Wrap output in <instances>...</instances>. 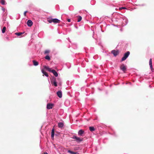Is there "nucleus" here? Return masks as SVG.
I'll list each match as a JSON object with an SVG mask.
<instances>
[{
  "label": "nucleus",
  "mask_w": 154,
  "mask_h": 154,
  "mask_svg": "<svg viewBox=\"0 0 154 154\" xmlns=\"http://www.w3.org/2000/svg\"><path fill=\"white\" fill-rule=\"evenodd\" d=\"M116 19V21L118 22V25L120 26H124L128 23L127 18L124 15L119 13L117 14Z\"/></svg>",
  "instance_id": "f257e3e1"
},
{
  "label": "nucleus",
  "mask_w": 154,
  "mask_h": 154,
  "mask_svg": "<svg viewBox=\"0 0 154 154\" xmlns=\"http://www.w3.org/2000/svg\"><path fill=\"white\" fill-rule=\"evenodd\" d=\"M44 68L47 69L49 72H52L55 77H57L58 76V74L54 69H51V68L48 66H45Z\"/></svg>",
  "instance_id": "f03ea898"
},
{
  "label": "nucleus",
  "mask_w": 154,
  "mask_h": 154,
  "mask_svg": "<svg viewBox=\"0 0 154 154\" xmlns=\"http://www.w3.org/2000/svg\"><path fill=\"white\" fill-rule=\"evenodd\" d=\"M72 138L73 139H75L77 142L80 143L82 141L83 139L81 138L80 137H78L75 135H73L72 137Z\"/></svg>",
  "instance_id": "7ed1b4c3"
},
{
  "label": "nucleus",
  "mask_w": 154,
  "mask_h": 154,
  "mask_svg": "<svg viewBox=\"0 0 154 154\" xmlns=\"http://www.w3.org/2000/svg\"><path fill=\"white\" fill-rule=\"evenodd\" d=\"M130 54V52L129 51H128L126 53H125L124 54V56L122 57L121 59V61H122L125 60L129 56Z\"/></svg>",
  "instance_id": "20e7f679"
},
{
  "label": "nucleus",
  "mask_w": 154,
  "mask_h": 154,
  "mask_svg": "<svg viewBox=\"0 0 154 154\" xmlns=\"http://www.w3.org/2000/svg\"><path fill=\"white\" fill-rule=\"evenodd\" d=\"M51 82L52 85L55 87L57 86V83L56 82V79L54 77L51 79Z\"/></svg>",
  "instance_id": "39448f33"
},
{
  "label": "nucleus",
  "mask_w": 154,
  "mask_h": 154,
  "mask_svg": "<svg viewBox=\"0 0 154 154\" xmlns=\"http://www.w3.org/2000/svg\"><path fill=\"white\" fill-rule=\"evenodd\" d=\"M120 69L122 70L125 73L126 70V66L124 64H122L120 67Z\"/></svg>",
  "instance_id": "423d86ee"
},
{
  "label": "nucleus",
  "mask_w": 154,
  "mask_h": 154,
  "mask_svg": "<svg viewBox=\"0 0 154 154\" xmlns=\"http://www.w3.org/2000/svg\"><path fill=\"white\" fill-rule=\"evenodd\" d=\"M111 53L113 54L114 56H116L119 54V50H113L111 51Z\"/></svg>",
  "instance_id": "0eeeda50"
},
{
  "label": "nucleus",
  "mask_w": 154,
  "mask_h": 154,
  "mask_svg": "<svg viewBox=\"0 0 154 154\" xmlns=\"http://www.w3.org/2000/svg\"><path fill=\"white\" fill-rule=\"evenodd\" d=\"M54 104L51 103H48L47 105V108L48 109H52L53 106Z\"/></svg>",
  "instance_id": "6e6552de"
},
{
  "label": "nucleus",
  "mask_w": 154,
  "mask_h": 154,
  "mask_svg": "<svg viewBox=\"0 0 154 154\" xmlns=\"http://www.w3.org/2000/svg\"><path fill=\"white\" fill-rule=\"evenodd\" d=\"M84 133V131L82 129L80 130L78 132V135L80 136H83V135Z\"/></svg>",
  "instance_id": "1a4fd4ad"
},
{
  "label": "nucleus",
  "mask_w": 154,
  "mask_h": 154,
  "mask_svg": "<svg viewBox=\"0 0 154 154\" xmlns=\"http://www.w3.org/2000/svg\"><path fill=\"white\" fill-rule=\"evenodd\" d=\"M33 23L30 20H28L27 22V24L29 27H31Z\"/></svg>",
  "instance_id": "9d476101"
},
{
  "label": "nucleus",
  "mask_w": 154,
  "mask_h": 154,
  "mask_svg": "<svg viewBox=\"0 0 154 154\" xmlns=\"http://www.w3.org/2000/svg\"><path fill=\"white\" fill-rule=\"evenodd\" d=\"M57 96L60 98L62 97V93L61 91H58L57 92Z\"/></svg>",
  "instance_id": "9b49d317"
},
{
  "label": "nucleus",
  "mask_w": 154,
  "mask_h": 154,
  "mask_svg": "<svg viewBox=\"0 0 154 154\" xmlns=\"http://www.w3.org/2000/svg\"><path fill=\"white\" fill-rule=\"evenodd\" d=\"M54 128L52 129L51 132V137L53 139H54Z\"/></svg>",
  "instance_id": "f8f14e48"
},
{
  "label": "nucleus",
  "mask_w": 154,
  "mask_h": 154,
  "mask_svg": "<svg viewBox=\"0 0 154 154\" xmlns=\"http://www.w3.org/2000/svg\"><path fill=\"white\" fill-rule=\"evenodd\" d=\"M58 126L59 128H62L63 127L64 124L63 122H60L58 123Z\"/></svg>",
  "instance_id": "ddd939ff"
},
{
  "label": "nucleus",
  "mask_w": 154,
  "mask_h": 154,
  "mask_svg": "<svg viewBox=\"0 0 154 154\" xmlns=\"http://www.w3.org/2000/svg\"><path fill=\"white\" fill-rule=\"evenodd\" d=\"M52 21L54 23H58L60 22V20L57 18L53 19Z\"/></svg>",
  "instance_id": "4468645a"
},
{
  "label": "nucleus",
  "mask_w": 154,
  "mask_h": 154,
  "mask_svg": "<svg viewBox=\"0 0 154 154\" xmlns=\"http://www.w3.org/2000/svg\"><path fill=\"white\" fill-rule=\"evenodd\" d=\"M42 73L46 77H48V75L47 73L45 72L43 69H42L41 70Z\"/></svg>",
  "instance_id": "2eb2a0df"
},
{
  "label": "nucleus",
  "mask_w": 154,
  "mask_h": 154,
  "mask_svg": "<svg viewBox=\"0 0 154 154\" xmlns=\"http://www.w3.org/2000/svg\"><path fill=\"white\" fill-rule=\"evenodd\" d=\"M32 62L33 65L35 66H37L38 65V63L35 60H33Z\"/></svg>",
  "instance_id": "dca6fc26"
},
{
  "label": "nucleus",
  "mask_w": 154,
  "mask_h": 154,
  "mask_svg": "<svg viewBox=\"0 0 154 154\" xmlns=\"http://www.w3.org/2000/svg\"><path fill=\"white\" fill-rule=\"evenodd\" d=\"M149 66H150L151 69H152V59L151 58H150L149 59Z\"/></svg>",
  "instance_id": "f3484780"
},
{
  "label": "nucleus",
  "mask_w": 154,
  "mask_h": 154,
  "mask_svg": "<svg viewBox=\"0 0 154 154\" xmlns=\"http://www.w3.org/2000/svg\"><path fill=\"white\" fill-rule=\"evenodd\" d=\"M53 20V19L51 18V17L49 18H48L47 20L50 23H51L52 22H53V21H52V20Z\"/></svg>",
  "instance_id": "a211bd4d"
},
{
  "label": "nucleus",
  "mask_w": 154,
  "mask_h": 154,
  "mask_svg": "<svg viewBox=\"0 0 154 154\" xmlns=\"http://www.w3.org/2000/svg\"><path fill=\"white\" fill-rule=\"evenodd\" d=\"M67 152L71 154H77V152H75L70 150H68Z\"/></svg>",
  "instance_id": "6ab92c4d"
},
{
  "label": "nucleus",
  "mask_w": 154,
  "mask_h": 154,
  "mask_svg": "<svg viewBox=\"0 0 154 154\" xmlns=\"http://www.w3.org/2000/svg\"><path fill=\"white\" fill-rule=\"evenodd\" d=\"M82 19V17L81 16H78V20L77 22H80Z\"/></svg>",
  "instance_id": "aec40b11"
},
{
  "label": "nucleus",
  "mask_w": 154,
  "mask_h": 154,
  "mask_svg": "<svg viewBox=\"0 0 154 154\" xmlns=\"http://www.w3.org/2000/svg\"><path fill=\"white\" fill-rule=\"evenodd\" d=\"M89 130L91 131H94L95 130V129L93 127H90L89 128Z\"/></svg>",
  "instance_id": "412c9836"
},
{
  "label": "nucleus",
  "mask_w": 154,
  "mask_h": 154,
  "mask_svg": "<svg viewBox=\"0 0 154 154\" xmlns=\"http://www.w3.org/2000/svg\"><path fill=\"white\" fill-rule=\"evenodd\" d=\"M45 58L46 59V60H50L51 59V58H50V57L49 56V55H46L45 57Z\"/></svg>",
  "instance_id": "4be33fe9"
},
{
  "label": "nucleus",
  "mask_w": 154,
  "mask_h": 154,
  "mask_svg": "<svg viewBox=\"0 0 154 154\" xmlns=\"http://www.w3.org/2000/svg\"><path fill=\"white\" fill-rule=\"evenodd\" d=\"M0 2L2 5H5V0H2Z\"/></svg>",
  "instance_id": "5701e85b"
},
{
  "label": "nucleus",
  "mask_w": 154,
  "mask_h": 154,
  "mask_svg": "<svg viewBox=\"0 0 154 154\" xmlns=\"http://www.w3.org/2000/svg\"><path fill=\"white\" fill-rule=\"evenodd\" d=\"M23 33H22V32H16L15 33V34L16 35L19 36L21 35Z\"/></svg>",
  "instance_id": "b1692460"
},
{
  "label": "nucleus",
  "mask_w": 154,
  "mask_h": 154,
  "mask_svg": "<svg viewBox=\"0 0 154 154\" xmlns=\"http://www.w3.org/2000/svg\"><path fill=\"white\" fill-rule=\"evenodd\" d=\"M5 30H6V27L5 26H4L2 30V33H4L5 32Z\"/></svg>",
  "instance_id": "393cba45"
},
{
  "label": "nucleus",
  "mask_w": 154,
  "mask_h": 154,
  "mask_svg": "<svg viewBox=\"0 0 154 154\" xmlns=\"http://www.w3.org/2000/svg\"><path fill=\"white\" fill-rule=\"evenodd\" d=\"M50 51L49 50H46L45 51L44 53L45 54H47L49 53Z\"/></svg>",
  "instance_id": "a878e982"
},
{
  "label": "nucleus",
  "mask_w": 154,
  "mask_h": 154,
  "mask_svg": "<svg viewBox=\"0 0 154 154\" xmlns=\"http://www.w3.org/2000/svg\"><path fill=\"white\" fill-rule=\"evenodd\" d=\"M2 7V10L3 11V12H4L5 11V9L2 7Z\"/></svg>",
  "instance_id": "bb28decb"
},
{
  "label": "nucleus",
  "mask_w": 154,
  "mask_h": 154,
  "mask_svg": "<svg viewBox=\"0 0 154 154\" xmlns=\"http://www.w3.org/2000/svg\"><path fill=\"white\" fill-rule=\"evenodd\" d=\"M126 9V8L124 7H123L120 8L119 9L120 10H121V9Z\"/></svg>",
  "instance_id": "cd10ccee"
},
{
  "label": "nucleus",
  "mask_w": 154,
  "mask_h": 154,
  "mask_svg": "<svg viewBox=\"0 0 154 154\" xmlns=\"http://www.w3.org/2000/svg\"><path fill=\"white\" fill-rule=\"evenodd\" d=\"M26 12H27V11H25L24 12V15L25 16H26Z\"/></svg>",
  "instance_id": "c85d7f7f"
},
{
  "label": "nucleus",
  "mask_w": 154,
  "mask_h": 154,
  "mask_svg": "<svg viewBox=\"0 0 154 154\" xmlns=\"http://www.w3.org/2000/svg\"><path fill=\"white\" fill-rule=\"evenodd\" d=\"M67 21L69 22H70L71 21V20L69 19H67Z\"/></svg>",
  "instance_id": "c756f323"
},
{
  "label": "nucleus",
  "mask_w": 154,
  "mask_h": 154,
  "mask_svg": "<svg viewBox=\"0 0 154 154\" xmlns=\"http://www.w3.org/2000/svg\"><path fill=\"white\" fill-rule=\"evenodd\" d=\"M44 154H48V153L46 152H45L44 153Z\"/></svg>",
  "instance_id": "7c9ffc66"
},
{
  "label": "nucleus",
  "mask_w": 154,
  "mask_h": 154,
  "mask_svg": "<svg viewBox=\"0 0 154 154\" xmlns=\"http://www.w3.org/2000/svg\"><path fill=\"white\" fill-rule=\"evenodd\" d=\"M103 1H104V2H106V1H107V0H103Z\"/></svg>",
  "instance_id": "2f4dec72"
},
{
  "label": "nucleus",
  "mask_w": 154,
  "mask_h": 154,
  "mask_svg": "<svg viewBox=\"0 0 154 154\" xmlns=\"http://www.w3.org/2000/svg\"><path fill=\"white\" fill-rule=\"evenodd\" d=\"M68 102V101H66L65 102V103H66V102Z\"/></svg>",
  "instance_id": "473e14b6"
},
{
  "label": "nucleus",
  "mask_w": 154,
  "mask_h": 154,
  "mask_svg": "<svg viewBox=\"0 0 154 154\" xmlns=\"http://www.w3.org/2000/svg\"><path fill=\"white\" fill-rule=\"evenodd\" d=\"M3 21H5V20L4 19H3Z\"/></svg>",
  "instance_id": "72a5a7b5"
},
{
  "label": "nucleus",
  "mask_w": 154,
  "mask_h": 154,
  "mask_svg": "<svg viewBox=\"0 0 154 154\" xmlns=\"http://www.w3.org/2000/svg\"><path fill=\"white\" fill-rule=\"evenodd\" d=\"M93 1H92L91 2V3H92V2Z\"/></svg>",
  "instance_id": "f704fd0d"
}]
</instances>
